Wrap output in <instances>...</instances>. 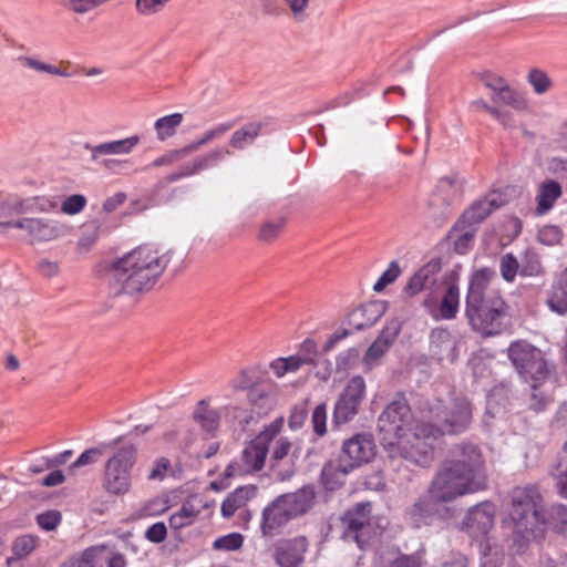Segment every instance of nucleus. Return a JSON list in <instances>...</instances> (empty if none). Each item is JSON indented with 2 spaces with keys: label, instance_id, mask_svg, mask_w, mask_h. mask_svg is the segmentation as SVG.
Listing matches in <instances>:
<instances>
[{
  "label": "nucleus",
  "instance_id": "1",
  "mask_svg": "<svg viewBox=\"0 0 567 567\" xmlns=\"http://www.w3.org/2000/svg\"><path fill=\"white\" fill-rule=\"evenodd\" d=\"M171 260V251L142 245L113 262L110 287L114 295H136L151 290Z\"/></svg>",
  "mask_w": 567,
  "mask_h": 567
},
{
  "label": "nucleus",
  "instance_id": "2",
  "mask_svg": "<svg viewBox=\"0 0 567 567\" xmlns=\"http://www.w3.org/2000/svg\"><path fill=\"white\" fill-rule=\"evenodd\" d=\"M433 477L456 497L486 489L488 477L482 450L467 441L453 445Z\"/></svg>",
  "mask_w": 567,
  "mask_h": 567
},
{
  "label": "nucleus",
  "instance_id": "3",
  "mask_svg": "<svg viewBox=\"0 0 567 567\" xmlns=\"http://www.w3.org/2000/svg\"><path fill=\"white\" fill-rule=\"evenodd\" d=\"M494 275L491 268L476 270L466 296L465 315L472 329L483 337L498 334L504 329L506 303L496 290L489 289Z\"/></svg>",
  "mask_w": 567,
  "mask_h": 567
},
{
  "label": "nucleus",
  "instance_id": "4",
  "mask_svg": "<svg viewBox=\"0 0 567 567\" xmlns=\"http://www.w3.org/2000/svg\"><path fill=\"white\" fill-rule=\"evenodd\" d=\"M416 412L434 424L441 437L464 433L473 422V404L465 396H455L447 405L437 398L425 399L419 402Z\"/></svg>",
  "mask_w": 567,
  "mask_h": 567
},
{
  "label": "nucleus",
  "instance_id": "5",
  "mask_svg": "<svg viewBox=\"0 0 567 567\" xmlns=\"http://www.w3.org/2000/svg\"><path fill=\"white\" fill-rule=\"evenodd\" d=\"M514 533L524 542L544 537L545 519L540 514L542 496L535 486H517L511 493Z\"/></svg>",
  "mask_w": 567,
  "mask_h": 567
},
{
  "label": "nucleus",
  "instance_id": "6",
  "mask_svg": "<svg viewBox=\"0 0 567 567\" xmlns=\"http://www.w3.org/2000/svg\"><path fill=\"white\" fill-rule=\"evenodd\" d=\"M410 404L403 393L384 408L378 417L380 442L384 449H394L414 427Z\"/></svg>",
  "mask_w": 567,
  "mask_h": 567
},
{
  "label": "nucleus",
  "instance_id": "7",
  "mask_svg": "<svg viewBox=\"0 0 567 567\" xmlns=\"http://www.w3.org/2000/svg\"><path fill=\"white\" fill-rule=\"evenodd\" d=\"M284 419L278 417L268 424L250 443L243 450L239 460L230 463L225 470V476L231 477L260 471L269 451L270 442L280 433Z\"/></svg>",
  "mask_w": 567,
  "mask_h": 567
},
{
  "label": "nucleus",
  "instance_id": "8",
  "mask_svg": "<svg viewBox=\"0 0 567 567\" xmlns=\"http://www.w3.org/2000/svg\"><path fill=\"white\" fill-rule=\"evenodd\" d=\"M508 358L519 377L525 382H549L554 367L545 358L543 351L535 346L517 340L508 347Z\"/></svg>",
  "mask_w": 567,
  "mask_h": 567
},
{
  "label": "nucleus",
  "instance_id": "9",
  "mask_svg": "<svg viewBox=\"0 0 567 567\" xmlns=\"http://www.w3.org/2000/svg\"><path fill=\"white\" fill-rule=\"evenodd\" d=\"M441 439L432 422L420 417L414 429L395 445L401 456L411 463L426 467L434 461V444Z\"/></svg>",
  "mask_w": 567,
  "mask_h": 567
},
{
  "label": "nucleus",
  "instance_id": "10",
  "mask_svg": "<svg viewBox=\"0 0 567 567\" xmlns=\"http://www.w3.org/2000/svg\"><path fill=\"white\" fill-rule=\"evenodd\" d=\"M137 460V450L133 445L122 446L107 460L104 467L102 486L113 496H122L132 486V470Z\"/></svg>",
  "mask_w": 567,
  "mask_h": 567
},
{
  "label": "nucleus",
  "instance_id": "11",
  "mask_svg": "<svg viewBox=\"0 0 567 567\" xmlns=\"http://www.w3.org/2000/svg\"><path fill=\"white\" fill-rule=\"evenodd\" d=\"M456 498L433 477L427 491L408 508L405 519L413 528L430 526L439 516V506Z\"/></svg>",
  "mask_w": 567,
  "mask_h": 567
},
{
  "label": "nucleus",
  "instance_id": "12",
  "mask_svg": "<svg viewBox=\"0 0 567 567\" xmlns=\"http://www.w3.org/2000/svg\"><path fill=\"white\" fill-rule=\"evenodd\" d=\"M58 208V202L48 196L14 198L0 203V227L16 229L22 215L49 214Z\"/></svg>",
  "mask_w": 567,
  "mask_h": 567
},
{
  "label": "nucleus",
  "instance_id": "13",
  "mask_svg": "<svg viewBox=\"0 0 567 567\" xmlns=\"http://www.w3.org/2000/svg\"><path fill=\"white\" fill-rule=\"evenodd\" d=\"M30 245L53 241L64 236L66 226L58 219L22 215L16 223Z\"/></svg>",
  "mask_w": 567,
  "mask_h": 567
},
{
  "label": "nucleus",
  "instance_id": "14",
  "mask_svg": "<svg viewBox=\"0 0 567 567\" xmlns=\"http://www.w3.org/2000/svg\"><path fill=\"white\" fill-rule=\"evenodd\" d=\"M365 381L361 375L352 377L334 403L332 424L340 426L351 422L359 413L365 396Z\"/></svg>",
  "mask_w": 567,
  "mask_h": 567
},
{
  "label": "nucleus",
  "instance_id": "15",
  "mask_svg": "<svg viewBox=\"0 0 567 567\" xmlns=\"http://www.w3.org/2000/svg\"><path fill=\"white\" fill-rule=\"evenodd\" d=\"M375 444L372 435L358 433L344 441L337 471L347 475L354 468L370 462L374 456Z\"/></svg>",
  "mask_w": 567,
  "mask_h": 567
},
{
  "label": "nucleus",
  "instance_id": "16",
  "mask_svg": "<svg viewBox=\"0 0 567 567\" xmlns=\"http://www.w3.org/2000/svg\"><path fill=\"white\" fill-rule=\"evenodd\" d=\"M371 506L369 503H359L347 511L340 518L342 538L354 542L360 548L367 543L370 529Z\"/></svg>",
  "mask_w": 567,
  "mask_h": 567
},
{
  "label": "nucleus",
  "instance_id": "17",
  "mask_svg": "<svg viewBox=\"0 0 567 567\" xmlns=\"http://www.w3.org/2000/svg\"><path fill=\"white\" fill-rule=\"evenodd\" d=\"M309 545L303 535L280 538L274 544L272 559L278 567H302Z\"/></svg>",
  "mask_w": 567,
  "mask_h": 567
},
{
  "label": "nucleus",
  "instance_id": "18",
  "mask_svg": "<svg viewBox=\"0 0 567 567\" xmlns=\"http://www.w3.org/2000/svg\"><path fill=\"white\" fill-rule=\"evenodd\" d=\"M504 199L498 192H492L484 198L473 203L455 223L452 228V235L465 226H474L482 223L493 210L504 205Z\"/></svg>",
  "mask_w": 567,
  "mask_h": 567
},
{
  "label": "nucleus",
  "instance_id": "19",
  "mask_svg": "<svg viewBox=\"0 0 567 567\" xmlns=\"http://www.w3.org/2000/svg\"><path fill=\"white\" fill-rule=\"evenodd\" d=\"M402 324L399 319L386 322L379 337L367 349L363 355V363L371 369L379 363V360L388 352L401 331Z\"/></svg>",
  "mask_w": 567,
  "mask_h": 567
},
{
  "label": "nucleus",
  "instance_id": "20",
  "mask_svg": "<svg viewBox=\"0 0 567 567\" xmlns=\"http://www.w3.org/2000/svg\"><path fill=\"white\" fill-rule=\"evenodd\" d=\"M495 506L483 502L473 506L465 516L464 525L473 537L486 535L494 526Z\"/></svg>",
  "mask_w": 567,
  "mask_h": 567
},
{
  "label": "nucleus",
  "instance_id": "21",
  "mask_svg": "<svg viewBox=\"0 0 567 567\" xmlns=\"http://www.w3.org/2000/svg\"><path fill=\"white\" fill-rule=\"evenodd\" d=\"M249 409L256 420L267 415L277 404L276 386L265 381L246 394Z\"/></svg>",
  "mask_w": 567,
  "mask_h": 567
},
{
  "label": "nucleus",
  "instance_id": "22",
  "mask_svg": "<svg viewBox=\"0 0 567 567\" xmlns=\"http://www.w3.org/2000/svg\"><path fill=\"white\" fill-rule=\"evenodd\" d=\"M291 519H293L292 516L278 496L262 511L261 533L264 536L272 537L279 534Z\"/></svg>",
  "mask_w": 567,
  "mask_h": 567
},
{
  "label": "nucleus",
  "instance_id": "23",
  "mask_svg": "<svg viewBox=\"0 0 567 567\" xmlns=\"http://www.w3.org/2000/svg\"><path fill=\"white\" fill-rule=\"evenodd\" d=\"M429 351L440 362L453 363L457 359L456 340L446 328H434L431 331Z\"/></svg>",
  "mask_w": 567,
  "mask_h": 567
},
{
  "label": "nucleus",
  "instance_id": "24",
  "mask_svg": "<svg viewBox=\"0 0 567 567\" xmlns=\"http://www.w3.org/2000/svg\"><path fill=\"white\" fill-rule=\"evenodd\" d=\"M140 141L137 135H132L126 138L109 141L96 145L85 143L83 147L90 152L91 161L97 162L99 158L103 156L130 155L138 145Z\"/></svg>",
  "mask_w": 567,
  "mask_h": 567
},
{
  "label": "nucleus",
  "instance_id": "25",
  "mask_svg": "<svg viewBox=\"0 0 567 567\" xmlns=\"http://www.w3.org/2000/svg\"><path fill=\"white\" fill-rule=\"evenodd\" d=\"M385 307L380 301H371L359 306L348 315V324L357 331L374 326L384 315Z\"/></svg>",
  "mask_w": 567,
  "mask_h": 567
},
{
  "label": "nucleus",
  "instance_id": "26",
  "mask_svg": "<svg viewBox=\"0 0 567 567\" xmlns=\"http://www.w3.org/2000/svg\"><path fill=\"white\" fill-rule=\"evenodd\" d=\"M315 497V491L310 486H305L293 493L279 496L292 518L305 515L312 507Z\"/></svg>",
  "mask_w": 567,
  "mask_h": 567
},
{
  "label": "nucleus",
  "instance_id": "27",
  "mask_svg": "<svg viewBox=\"0 0 567 567\" xmlns=\"http://www.w3.org/2000/svg\"><path fill=\"white\" fill-rule=\"evenodd\" d=\"M546 306L558 316L567 313V267L556 276L547 293Z\"/></svg>",
  "mask_w": 567,
  "mask_h": 567
},
{
  "label": "nucleus",
  "instance_id": "28",
  "mask_svg": "<svg viewBox=\"0 0 567 567\" xmlns=\"http://www.w3.org/2000/svg\"><path fill=\"white\" fill-rule=\"evenodd\" d=\"M220 416L221 413L210 406L208 399L198 401L192 413L194 422L209 435H215L218 431Z\"/></svg>",
  "mask_w": 567,
  "mask_h": 567
},
{
  "label": "nucleus",
  "instance_id": "29",
  "mask_svg": "<svg viewBox=\"0 0 567 567\" xmlns=\"http://www.w3.org/2000/svg\"><path fill=\"white\" fill-rule=\"evenodd\" d=\"M424 307L435 319L451 320L454 319L460 305V291L454 285H450L445 290L443 298L440 302L439 315L434 312L433 302L431 299H425L423 302Z\"/></svg>",
  "mask_w": 567,
  "mask_h": 567
},
{
  "label": "nucleus",
  "instance_id": "30",
  "mask_svg": "<svg viewBox=\"0 0 567 567\" xmlns=\"http://www.w3.org/2000/svg\"><path fill=\"white\" fill-rule=\"evenodd\" d=\"M439 271V262H429L424 265L409 279L405 286V292L409 296H415L421 291L431 288L436 281V274Z\"/></svg>",
  "mask_w": 567,
  "mask_h": 567
},
{
  "label": "nucleus",
  "instance_id": "31",
  "mask_svg": "<svg viewBox=\"0 0 567 567\" xmlns=\"http://www.w3.org/2000/svg\"><path fill=\"white\" fill-rule=\"evenodd\" d=\"M563 189L558 182L546 179L538 186L536 195L535 214L542 216L547 214L561 197Z\"/></svg>",
  "mask_w": 567,
  "mask_h": 567
},
{
  "label": "nucleus",
  "instance_id": "32",
  "mask_svg": "<svg viewBox=\"0 0 567 567\" xmlns=\"http://www.w3.org/2000/svg\"><path fill=\"white\" fill-rule=\"evenodd\" d=\"M257 494L255 485H245L237 487L230 493L221 504L220 512L225 518H230L235 512L245 506L248 501L252 499Z\"/></svg>",
  "mask_w": 567,
  "mask_h": 567
},
{
  "label": "nucleus",
  "instance_id": "33",
  "mask_svg": "<svg viewBox=\"0 0 567 567\" xmlns=\"http://www.w3.org/2000/svg\"><path fill=\"white\" fill-rule=\"evenodd\" d=\"M265 124L262 122H248L236 130L229 138V145L235 150H244L254 144Z\"/></svg>",
  "mask_w": 567,
  "mask_h": 567
},
{
  "label": "nucleus",
  "instance_id": "34",
  "mask_svg": "<svg viewBox=\"0 0 567 567\" xmlns=\"http://www.w3.org/2000/svg\"><path fill=\"white\" fill-rule=\"evenodd\" d=\"M463 192L462 183L453 176H444L439 181L433 200L441 199L446 207L461 198Z\"/></svg>",
  "mask_w": 567,
  "mask_h": 567
},
{
  "label": "nucleus",
  "instance_id": "35",
  "mask_svg": "<svg viewBox=\"0 0 567 567\" xmlns=\"http://www.w3.org/2000/svg\"><path fill=\"white\" fill-rule=\"evenodd\" d=\"M491 101L494 105L504 104L516 111H526L528 109L527 100L507 83L495 94H492Z\"/></svg>",
  "mask_w": 567,
  "mask_h": 567
},
{
  "label": "nucleus",
  "instance_id": "36",
  "mask_svg": "<svg viewBox=\"0 0 567 567\" xmlns=\"http://www.w3.org/2000/svg\"><path fill=\"white\" fill-rule=\"evenodd\" d=\"M38 542V537L29 534L17 537L11 546L12 556L7 558V566L13 567L18 560L30 556L37 548Z\"/></svg>",
  "mask_w": 567,
  "mask_h": 567
},
{
  "label": "nucleus",
  "instance_id": "37",
  "mask_svg": "<svg viewBox=\"0 0 567 567\" xmlns=\"http://www.w3.org/2000/svg\"><path fill=\"white\" fill-rule=\"evenodd\" d=\"M231 152L225 147H216L206 154L197 156L189 163L194 175L217 166Z\"/></svg>",
  "mask_w": 567,
  "mask_h": 567
},
{
  "label": "nucleus",
  "instance_id": "38",
  "mask_svg": "<svg viewBox=\"0 0 567 567\" xmlns=\"http://www.w3.org/2000/svg\"><path fill=\"white\" fill-rule=\"evenodd\" d=\"M265 381L261 380L260 371L255 367L241 369L237 375L230 381V386L235 392L245 391L246 394L255 386L260 385Z\"/></svg>",
  "mask_w": 567,
  "mask_h": 567
},
{
  "label": "nucleus",
  "instance_id": "39",
  "mask_svg": "<svg viewBox=\"0 0 567 567\" xmlns=\"http://www.w3.org/2000/svg\"><path fill=\"white\" fill-rule=\"evenodd\" d=\"M17 61L24 68L33 70L38 73H45L54 76L70 78L71 73L63 68L56 66L39 60L35 56L20 55Z\"/></svg>",
  "mask_w": 567,
  "mask_h": 567
},
{
  "label": "nucleus",
  "instance_id": "40",
  "mask_svg": "<svg viewBox=\"0 0 567 567\" xmlns=\"http://www.w3.org/2000/svg\"><path fill=\"white\" fill-rule=\"evenodd\" d=\"M183 118L182 113H173L157 118L154 123L156 138L159 142H164L173 137L176 134L177 127L182 124Z\"/></svg>",
  "mask_w": 567,
  "mask_h": 567
},
{
  "label": "nucleus",
  "instance_id": "41",
  "mask_svg": "<svg viewBox=\"0 0 567 567\" xmlns=\"http://www.w3.org/2000/svg\"><path fill=\"white\" fill-rule=\"evenodd\" d=\"M518 261L522 277H538L545 274L540 257L533 249H526Z\"/></svg>",
  "mask_w": 567,
  "mask_h": 567
},
{
  "label": "nucleus",
  "instance_id": "42",
  "mask_svg": "<svg viewBox=\"0 0 567 567\" xmlns=\"http://www.w3.org/2000/svg\"><path fill=\"white\" fill-rule=\"evenodd\" d=\"M530 385L529 408L535 412L544 411L550 402L548 382H528ZM549 383H551L549 381Z\"/></svg>",
  "mask_w": 567,
  "mask_h": 567
},
{
  "label": "nucleus",
  "instance_id": "43",
  "mask_svg": "<svg viewBox=\"0 0 567 567\" xmlns=\"http://www.w3.org/2000/svg\"><path fill=\"white\" fill-rule=\"evenodd\" d=\"M221 413L226 421L237 422L241 429L257 421L249 408H243L236 404L223 406Z\"/></svg>",
  "mask_w": 567,
  "mask_h": 567
},
{
  "label": "nucleus",
  "instance_id": "44",
  "mask_svg": "<svg viewBox=\"0 0 567 567\" xmlns=\"http://www.w3.org/2000/svg\"><path fill=\"white\" fill-rule=\"evenodd\" d=\"M112 0H61L62 6L70 12L78 16H85L97 10Z\"/></svg>",
  "mask_w": 567,
  "mask_h": 567
},
{
  "label": "nucleus",
  "instance_id": "45",
  "mask_svg": "<svg viewBox=\"0 0 567 567\" xmlns=\"http://www.w3.org/2000/svg\"><path fill=\"white\" fill-rule=\"evenodd\" d=\"M556 487L563 497L567 498V442L558 456V462L553 470Z\"/></svg>",
  "mask_w": 567,
  "mask_h": 567
},
{
  "label": "nucleus",
  "instance_id": "46",
  "mask_svg": "<svg viewBox=\"0 0 567 567\" xmlns=\"http://www.w3.org/2000/svg\"><path fill=\"white\" fill-rule=\"evenodd\" d=\"M198 514L199 509L189 502H186L182 505L178 512L171 516L169 525L174 529L183 528L190 525Z\"/></svg>",
  "mask_w": 567,
  "mask_h": 567
},
{
  "label": "nucleus",
  "instance_id": "47",
  "mask_svg": "<svg viewBox=\"0 0 567 567\" xmlns=\"http://www.w3.org/2000/svg\"><path fill=\"white\" fill-rule=\"evenodd\" d=\"M473 226H465V228H460L454 235H452V229L450 230L449 237L453 240L454 250L457 254H465L471 247L474 236L475 229Z\"/></svg>",
  "mask_w": 567,
  "mask_h": 567
},
{
  "label": "nucleus",
  "instance_id": "48",
  "mask_svg": "<svg viewBox=\"0 0 567 567\" xmlns=\"http://www.w3.org/2000/svg\"><path fill=\"white\" fill-rule=\"evenodd\" d=\"M288 8L292 20L297 23L305 22L310 17L313 0H282Z\"/></svg>",
  "mask_w": 567,
  "mask_h": 567
},
{
  "label": "nucleus",
  "instance_id": "49",
  "mask_svg": "<svg viewBox=\"0 0 567 567\" xmlns=\"http://www.w3.org/2000/svg\"><path fill=\"white\" fill-rule=\"evenodd\" d=\"M499 272L503 280L506 282H513L519 274V261L512 252H506L501 256Z\"/></svg>",
  "mask_w": 567,
  "mask_h": 567
},
{
  "label": "nucleus",
  "instance_id": "50",
  "mask_svg": "<svg viewBox=\"0 0 567 567\" xmlns=\"http://www.w3.org/2000/svg\"><path fill=\"white\" fill-rule=\"evenodd\" d=\"M527 82L532 85L536 94H544L553 86L549 75L537 68L529 70L527 74Z\"/></svg>",
  "mask_w": 567,
  "mask_h": 567
},
{
  "label": "nucleus",
  "instance_id": "51",
  "mask_svg": "<svg viewBox=\"0 0 567 567\" xmlns=\"http://www.w3.org/2000/svg\"><path fill=\"white\" fill-rule=\"evenodd\" d=\"M97 553V548L89 547L79 555L72 556L63 564V567H95Z\"/></svg>",
  "mask_w": 567,
  "mask_h": 567
},
{
  "label": "nucleus",
  "instance_id": "52",
  "mask_svg": "<svg viewBox=\"0 0 567 567\" xmlns=\"http://www.w3.org/2000/svg\"><path fill=\"white\" fill-rule=\"evenodd\" d=\"M173 0H135V10L143 17L159 13Z\"/></svg>",
  "mask_w": 567,
  "mask_h": 567
},
{
  "label": "nucleus",
  "instance_id": "53",
  "mask_svg": "<svg viewBox=\"0 0 567 567\" xmlns=\"http://www.w3.org/2000/svg\"><path fill=\"white\" fill-rule=\"evenodd\" d=\"M87 204V199L82 194H73L65 197L60 206V209L65 215H76L81 213Z\"/></svg>",
  "mask_w": 567,
  "mask_h": 567
},
{
  "label": "nucleus",
  "instance_id": "54",
  "mask_svg": "<svg viewBox=\"0 0 567 567\" xmlns=\"http://www.w3.org/2000/svg\"><path fill=\"white\" fill-rule=\"evenodd\" d=\"M244 537L239 533H230L225 536L218 537L213 543V548L216 550H237L243 546Z\"/></svg>",
  "mask_w": 567,
  "mask_h": 567
},
{
  "label": "nucleus",
  "instance_id": "55",
  "mask_svg": "<svg viewBox=\"0 0 567 567\" xmlns=\"http://www.w3.org/2000/svg\"><path fill=\"white\" fill-rule=\"evenodd\" d=\"M103 455L101 447H91L84 451L70 466L69 472L75 473V471L82 466L94 464Z\"/></svg>",
  "mask_w": 567,
  "mask_h": 567
},
{
  "label": "nucleus",
  "instance_id": "56",
  "mask_svg": "<svg viewBox=\"0 0 567 567\" xmlns=\"http://www.w3.org/2000/svg\"><path fill=\"white\" fill-rule=\"evenodd\" d=\"M564 523L567 525V506L564 504H553L548 508V524L557 533H560V527H563Z\"/></svg>",
  "mask_w": 567,
  "mask_h": 567
},
{
  "label": "nucleus",
  "instance_id": "57",
  "mask_svg": "<svg viewBox=\"0 0 567 567\" xmlns=\"http://www.w3.org/2000/svg\"><path fill=\"white\" fill-rule=\"evenodd\" d=\"M401 274L400 266L396 261H391L388 269L382 272L380 278L373 286L375 292H381L388 285L392 284Z\"/></svg>",
  "mask_w": 567,
  "mask_h": 567
},
{
  "label": "nucleus",
  "instance_id": "58",
  "mask_svg": "<svg viewBox=\"0 0 567 567\" xmlns=\"http://www.w3.org/2000/svg\"><path fill=\"white\" fill-rule=\"evenodd\" d=\"M311 423L313 432L318 436H323L327 433V404L321 403L316 406L311 415Z\"/></svg>",
  "mask_w": 567,
  "mask_h": 567
},
{
  "label": "nucleus",
  "instance_id": "59",
  "mask_svg": "<svg viewBox=\"0 0 567 567\" xmlns=\"http://www.w3.org/2000/svg\"><path fill=\"white\" fill-rule=\"evenodd\" d=\"M476 76L486 89L493 92V94H495L497 91H499L501 87L508 83L502 75L491 71L477 73Z\"/></svg>",
  "mask_w": 567,
  "mask_h": 567
},
{
  "label": "nucleus",
  "instance_id": "60",
  "mask_svg": "<svg viewBox=\"0 0 567 567\" xmlns=\"http://www.w3.org/2000/svg\"><path fill=\"white\" fill-rule=\"evenodd\" d=\"M285 225V220L280 219L278 221H267L261 225L260 231H259V239L265 243H271L274 241L279 234L281 233Z\"/></svg>",
  "mask_w": 567,
  "mask_h": 567
},
{
  "label": "nucleus",
  "instance_id": "61",
  "mask_svg": "<svg viewBox=\"0 0 567 567\" xmlns=\"http://www.w3.org/2000/svg\"><path fill=\"white\" fill-rule=\"evenodd\" d=\"M61 513L58 511H48L37 516L39 526L44 530H54L61 523Z\"/></svg>",
  "mask_w": 567,
  "mask_h": 567
},
{
  "label": "nucleus",
  "instance_id": "62",
  "mask_svg": "<svg viewBox=\"0 0 567 567\" xmlns=\"http://www.w3.org/2000/svg\"><path fill=\"white\" fill-rule=\"evenodd\" d=\"M291 446H292V444L288 437H286V436L279 437L274 445L270 461L278 463L281 460H284L285 457H287L290 453Z\"/></svg>",
  "mask_w": 567,
  "mask_h": 567
},
{
  "label": "nucleus",
  "instance_id": "63",
  "mask_svg": "<svg viewBox=\"0 0 567 567\" xmlns=\"http://www.w3.org/2000/svg\"><path fill=\"white\" fill-rule=\"evenodd\" d=\"M167 528L164 523L158 522L148 527L145 532V537L147 540L159 544L166 539Z\"/></svg>",
  "mask_w": 567,
  "mask_h": 567
},
{
  "label": "nucleus",
  "instance_id": "64",
  "mask_svg": "<svg viewBox=\"0 0 567 567\" xmlns=\"http://www.w3.org/2000/svg\"><path fill=\"white\" fill-rule=\"evenodd\" d=\"M437 567H468V560L461 553H451L442 559Z\"/></svg>",
  "mask_w": 567,
  "mask_h": 567
}]
</instances>
